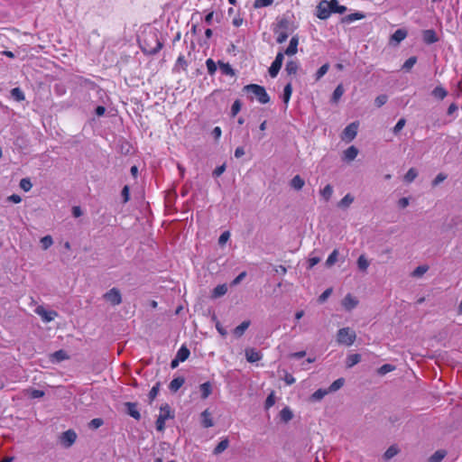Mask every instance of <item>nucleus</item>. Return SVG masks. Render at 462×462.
I'll return each mask as SVG.
<instances>
[{
	"mask_svg": "<svg viewBox=\"0 0 462 462\" xmlns=\"http://www.w3.org/2000/svg\"><path fill=\"white\" fill-rule=\"evenodd\" d=\"M243 91L249 95L248 97L251 101L256 99L262 105H265L270 102V96L263 86L258 84H248L243 88Z\"/></svg>",
	"mask_w": 462,
	"mask_h": 462,
	"instance_id": "f257e3e1",
	"label": "nucleus"
},
{
	"mask_svg": "<svg viewBox=\"0 0 462 462\" xmlns=\"http://www.w3.org/2000/svg\"><path fill=\"white\" fill-rule=\"evenodd\" d=\"M290 22L286 18L278 21L273 32L278 43H283L289 37Z\"/></svg>",
	"mask_w": 462,
	"mask_h": 462,
	"instance_id": "f03ea898",
	"label": "nucleus"
},
{
	"mask_svg": "<svg viewBox=\"0 0 462 462\" xmlns=\"http://www.w3.org/2000/svg\"><path fill=\"white\" fill-rule=\"evenodd\" d=\"M356 338V332L350 328H342L337 331V341L339 345L352 346Z\"/></svg>",
	"mask_w": 462,
	"mask_h": 462,
	"instance_id": "7ed1b4c3",
	"label": "nucleus"
},
{
	"mask_svg": "<svg viewBox=\"0 0 462 462\" xmlns=\"http://www.w3.org/2000/svg\"><path fill=\"white\" fill-rule=\"evenodd\" d=\"M171 418V408L168 404L161 407L160 414L156 420V430L162 431L165 429L166 420Z\"/></svg>",
	"mask_w": 462,
	"mask_h": 462,
	"instance_id": "20e7f679",
	"label": "nucleus"
},
{
	"mask_svg": "<svg viewBox=\"0 0 462 462\" xmlns=\"http://www.w3.org/2000/svg\"><path fill=\"white\" fill-rule=\"evenodd\" d=\"M284 55L285 54L282 51H279L274 60L271 64L269 68V74L272 78H276L277 75L279 74V71L281 70L283 63Z\"/></svg>",
	"mask_w": 462,
	"mask_h": 462,
	"instance_id": "39448f33",
	"label": "nucleus"
},
{
	"mask_svg": "<svg viewBox=\"0 0 462 462\" xmlns=\"http://www.w3.org/2000/svg\"><path fill=\"white\" fill-rule=\"evenodd\" d=\"M329 7H330L329 1H326V0L321 1L317 6V13H316L317 17L319 18L320 20L328 19L331 14V11H330Z\"/></svg>",
	"mask_w": 462,
	"mask_h": 462,
	"instance_id": "423d86ee",
	"label": "nucleus"
},
{
	"mask_svg": "<svg viewBox=\"0 0 462 462\" xmlns=\"http://www.w3.org/2000/svg\"><path fill=\"white\" fill-rule=\"evenodd\" d=\"M104 299L112 305L116 306L122 302V296L118 289L112 288L104 294Z\"/></svg>",
	"mask_w": 462,
	"mask_h": 462,
	"instance_id": "0eeeda50",
	"label": "nucleus"
},
{
	"mask_svg": "<svg viewBox=\"0 0 462 462\" xmlns=\"http://www.w3.org/2000/svg\"><path fill=\"white\" fill-rule=\"evenodd\" d=\"M35 313L38 314L44 322H51L56 317H58V313L55 310H47L43 306H38L35 309Z\"/></svg>",
	"mask_w": 462,
	"mask_h": 462,
	"instance_id": "6e6552de",
	"label": "nucleus"
},
{
	"mask_svg": "<svg viewBox=\"0 0 462 462\" xmlns=\"http://www.w3.org/2000/svg\"><path fill=\"white\" fill-rule=\"evenodd\" d=\"M358 125H359L358 122H353V123L349 124L344 129L342 138L348 142L354 140L357 134Z\"/></svg>",
	"mask_w": 462,
	"mask_h": 462,
	"instance_id": "1a4fd4ad",
	"label": "nucleus"
},
{
	"mask_svg": "<svg viewBox=\"0 0 462 462\" xmlns=\"http://www.w3.org/2000/svg\"><path fill=\"white\" fill-rule=\"evenodd\" d=\"M77 439V434L73 430L64 431L60 436L61 443L66 447H71Z\"/></svg>",
	"mask_w": 462,
	"mask_h": 462,
	"instance_id": "9d476101",
	"label": "nucleus"
},
{
	"mask_svg": "<svg viewBox=\"0 0 462 462\" xmlns=\"http://www.w3.org/2000/svg\"><path fill=\"white\" fill-rule=\"evenodd\" d=\"M299 38L298 36L291 37L289 46L282 51L287 56H293L298 52Z\"/></svg>",
	"mask_w": 462,
	"mask_h": 462,
	"instance_id": "9b49d317",
	"label": "nucleus"
},
{
	"mask_svg": "<svg viewBox=\"0 0 462 462\" xmlns=\"http://www.w3.org/2000/svg\"><path fill=\"white\" fill-rule=\"evenodd\" d=\"M126 407L127 414L139 420L141 419L140 411H138V405L136 402H127L125 403Z\"/></svg>",
	"mask_w": 462,
	"mask_h": 462,
	"instance_id": "f8f14e48",
	"label": "nucleus"
},
{
	"mask_svg": "<svg viewBox=\"0 0 462 462\" xmlns=\"http://www.w3.org/2000/svg\"><path fill=\"white\" fill-rule=\"evenodd\" d=\"M358 304V300L350 293L346 294L342 300V305L346 310H351Z\"/></svg>",
	"mask_w": 462,
	"mask_h": 462,
	"instance_id": "ddd939ff",
	"label": "nucleus"
},
{
	"mask_svg": "<svg viewBox=\"0 0 462 462\" xmlns=\"http://www.w3.org/2000/svg\"><path fill=\"white\" fill-rule=\"evenodd\" d=\"M300 69V63L298 60H290L286 62L285 71L288 75L295 76Z\"/></svg>",
	"mask_w": 462,
	"mask_h": 462,
	"instance_id": "4468645a",
	"label": "nucleus"
},
{
	"mask_svg": "<svg viewBox=\"0 0 462 462\" xmlns=\"http://www.w3.org/2000/svg\"><path fill=\"white\" fill-rule=\"evenodd\" d=\"M245 357L249 363H254L261 360L262 355L254 348H247L245 349Z\"/></svg>",
	"mask_w": 462,
	"mask_h": 462,
	"instance_id": "2eb2a0df",
	"label": "nucleus"
},
{
	"mask_svg": "<svg viewBox=\"0 0 462 462\" xmlns=\"http://www.w3.org/2000/svg\"><path fill=\"white\" fill-rule=\"evenodd\" d=\"M439 40L437 33L434 30H425L423 32V41L427 44H432L437 42Z\"/></svg>",
	"mask_w": 462,
	"mask_h": 462,
	"instance_id": "dca6fc26",
	"label": "nucleus"
},
{
	"mask_svg": "<svg viewBox=\"0 0 462 462\" xmlns=\"http://www.w3.org/2000/svg\"><path fill=\"white\" fill-rule=\"evenodd\" d=\"M201 424L206 429L214 425L211 413L208 409L201 413Z\"/></svg>",
	"mask_w": 462,
	"mask_h": 462,
	"instance_id": "f3484780",
	"label": "nucleus"
},
{
	"mask_svg": "<svg viewBox=\"0 0 462 462\" xmlns=\"http://www.w3.org/2000/svg\"><path fill=\"white\" fill-rule=\"evenodd\" d=\"M329 4H330L329 8H330L331 14L334 13V14H343L346 11V7L345 5H340L338 4L337 0H330Z\"/></svg>",
	"mask_w": 462,
	"mask_h": 462,
	"instance_id": "a211bd4d",
	"label": "nucleus"
},
{
	"mask_svg": "<svg viewBox=\"0 0 462 462\" xmlns=\"http://www.w3.org/2000/svg\"><path fill=\"white\" fill-rule=\"evenodd\" d=\"M250 321L249 320H245L243 321L239 326H237L235 329H234V335L236 337H240L244 335V333L245 332V330L249 328L250 326Z\"/></svg>",
	"mask_w": 462,
	"mask_h": 462,
	"instance_id": "6ab92c4d",
	"label": "nucleus"
},
{
	"mask_svg": "<svg viewBox=\"0 0 462 462\" xmlns=\"http://www.w3.org/2000/svg\"><path fill=\"white\" fill-rule=\"evenodd\" d=\"M199 390L201 393V398L207 399L212 393V385L209 382H206L200 384Z\"/></svg>",
	"mask_w": 462,
	"mask_h": 462,
	"instance_id": "aec40b11",
	"label": "nucleus"
},
{
	"mask_svg": "<svg viewBox=\"0 0 462 462\" xmlns=\"http://www.w3.org/2000/svg\"><path fill=\"white\" fill-rule=\"evenodd\" d=\"M407 36V32L403 29H398L396 30L392 37L391 40L393 42H395L396 43H400L402 41H403Z\"/></svg>",
	"mask_w": 462,
	"mask_h": 462,
	"instance_id": "412c9836",
	"label": "nucleus"
},
{
	"mask_svg": "<svg viewBox=\"0 0 462 462\" xmlns=\"http://www.w3.org/2000/svg\"><path fill=\"white\" fill-rule=\"evenodd\" d=\"M185 383L183 377H176L170 383L169 389L171 392H177Z\"/></svg>",
	"mask_w": 462,
	"mask_h": 462,
	"instance_id": "4be33fe9",
	"label": "nucleus"
},
{
	"mask_svg": "<svg viewBox=\"0 0 462 462\" xmlns=\"http://www.w3.org/2000/svg\"><path fill=\"white\" fill-rule=\"evenodd\" d=\"M229 446V440L227 438H225L222 439L214 448L213 454L214 455H219L222 452H224Z\"/></svg>",
	"mask_w": 462,
	"mask_h": 462,
	"instance_id": "5701e85b",
	"label": "nucleus"
},
{
	"mask_svg": "<svg viewBox=\"0 0 462 462\" xmlns=\"http://www.w3.org/2000/svg\"><path fill=\"white\" fill-rule=\"evenodd\" d=\"M226 291H227L226 284H219L214 288L211 297L214 299L219 298V297L225 295L226 293Z\"/></svg>",
	"mask_w": 462,
	"mask_h": 462,
	"instance_id": "b1692460",
	"label": "nucleus"
},
{
	"mask_svg": "<svg viewBox=\"0 0 462 462\" xmlns=\"http://www.w3.org/2000/svg\"><path fill=\"white\" fill-rule=\"evenodd\" d=\"M190 355L189 349L186 346H181L176 356L180 360L181 362L186 361Z\"/></svg>",
	"mask_w": 462,
	"mask_h": 462,
	"instance_id": "393cba45",
	"label": "nucleus"
},
{
	"mask_svg": "<svg viewBox=\"0 0 462 462\" xmlns=\"http://www.w3.org/2000/svg\"><path fill=\"white\" fill-rule=\"evenodd\" d=\"M304 184L305 181L300 175L294 176L291 180V186L296 190L301 189Z\"/></svg>",
	"mask_w": 462,
	"mask_h": 462,
	"instance_id": "a878e982",
	"label": "nucleus"
},
{
	"mask_svg": "<svg viewBox=\"0 0 462 462\" xmlns=\"http://www.w3.org/2000/svg\"><path fill=\"white\" fill-rule=\"evenodd\" d=\"M432 95L434 97L443 100L448 96V91L443 87L438 86L432 90Z\"/></svg>",
	"mask_w": 462,
	"mask_h": 462,
	"instance_id": "bb28decb",
	"label": "nucleus"
},
{
	"mask_svg": "<svg viewBox=\"0 0 462 462\" xmlns=\"http://www.w3.org/2000/svg\"><path fill=\"white\" fill-rule=\"evenodd\" d=\"M357 154H358V150L354 145L348 147L344 152L345 159L347 161H353L357 156Z\"/></svg>",
	"mask_w": 462,
	"mask_h": 462,
	"instance_id": "cd10ccee",
	"label": "nucleus"
},
{
	"mask_svg": "<svg viewBox=\"0 0 462 462\" xmlns=\"http://www.w3.org/2000/svg\"><path fill=\"white\" fill-rule=\"evenodd\" d=\"M11 96L17 102H21L25 99V95L20 88H14L11 90Z\"/></svg>",
	"mask_w": 462,
	"mask_h": 462,
	"instance_id": "c85d7f7f",
	"label": "nucleus"
},
{
	"mask_svg": "<svg viewBox=\"0 0 462 462\" xmlns=\"http://www.w3.org/2000/svg\"><path fill=\"white\" fill-rule=\"evenodd\" d=\"M447 452L443 449L437 450L429 458V462H441L446 457Z\"/></svg>",
	"mask_w": 462,
	"mask_h": 462,
	"instance_id": "c756f323",
	"label": "nucleus"
},
{
	"mask_svg": "<svg viewBox=\"0 0 462 462\" xmlns=\"http://www.w3.org/2000/svg\"><path fill=\"white\" fill-rule=\"evenodd\" d=\"M321 197L326 200L328 201L332 195H333V188L330 184L326 185L321 190H320Z\"/></svg>",
	"mask_w": 462,
	"mask_h": 462,
	"instance_id": "7c9ffc66",
	"label": "nucleus"
},
{
	"mask_svg": "<svg viewBox=\"0 0 462 462\" xmlns=\"http://www.w3.org/2000/svg\"><path fill=\"white\" fill-rule=\"evenodd\" d=\"M292 94V84L288 82L283 88V102L288 104Z\"/></svg>",
	"mask_w": 462,
	"mask_h": 462,
	"instance_id": "2f4dec72",
	"label": "nucleus"
},
{
	"mask_svg": "<svg viewBox=\"0 0 462 462\" xmlns=\"http://www.w3.org/2000/svg\"><path fill=\"white\" fill-rule=\"evenodd\" d=\"M345 92V89L343 88V85L342 84H339L334 90L333 92V95H332V102L334 103H337L338 100L341 98V97L343 96Z\"/></svg>",
	"mask_w": 462,
	"mask_h": 462,
	"instance_id": "473e14b6",
	"label": "nucleus"
},
{
	"mask_svg": "<svg viewBox=\"0 0 462 462\" xmlns=\"http://www.w3.org/2000/svg\"><path fill=\"white\" fill-rule=\"evenodd\" d=\"M361 360V356L359 354H352L349 355L346 358V366L352 367L358 364Z\"/></svg>",
	"mask_w": 462,
	"mask_h": 462,
	"instance_id": "72a5a7b5",
	"label": "nucleus"
},
{
	"mask_svg": "<svg viewBox=\"0 0 462 462\" xmlns=\"http://www.w3.org/2000/svg\"><path fill=\"white\" fill-rule=\"evenodd\" d=\"M162 46H163V44L158 39H156L155 47L151 48V49L143 48V51L149 55H154V54L158 53L162 49Z\"/></svg>",
	"mask_w": 462,
	"mask_h": 462,
	"instance_id": "f704fd0d",
	"label": "nucleus"
},
{
	"mask_svg": "<svg viewBox=\"0 0 462 462\" xmlns=\"http://www.w3.org/2000/svg\"><path fill=\"white\" fill-rule=\"evenodd\" d=\"M280 417L283 421L287 422L292 419L293 414L290 408L285 407L280 411Z\"/></svg>",
	"mask_w": 462,
	"mask_h": 462,
	"instance_id": "c9c22d12",
	"label": "nucleus"
},
{
	"mask_svg": "<svg viewBox=\"0 0 462 462\" xmlns=\"http://www.w3.org/2000/svg\"><path fill=\"white\" fill-rule=\"evenodd\" d=\"M398 452L399 448L396 446L393 445L387 448V450L384 452L383 457L385 459L388 460L396 456Z\"/></svg>",
	"mask_w": 462,
	"mask_h": 462,
	"instance_id": "e433bc0d",
	"label": "nucleus"
},
{
	"mask_svg": "<svg viewBox=\"0 0 462 462\" xmlns=\"http://www.w3.org/2000/svg\"><path fill=\"white\" fill-rule=\"evenodd\" d=\"M354 201V197L350 194H346L339 202L338 207L340 208H347Z\"/></svg>",
	"mask_w": 462,
	"mask_h": 462,
	"instance_id": "4c0bfd02",
	"label": "nucleus"
},
{
	"mask_svg": "<svg viewBox=\"0 0 462 462\" xmlns=\"http://www.w3.org/2000/svg\"><path fill=\"white\" fill-rule=\"evenodd\" d=\"M178 67H180L183 71H187L188 62L185 59V56L182 54H180L177 59L175 69H177Z\"/></svg>",
	"mask_w": 462,
	"mask_h": 462,
	"instance_id": "58836bf2",
	"label": "nucleus"
},
{
	"mask_svg": "<svg viewBox=\"0 0 462 462\" xmlns=\"http://www.w3.org/2000/svg\"><path fill=\"white\" fill-rule=\"evenodd\" d=\"M395 370V366L390 364L383 365L381 367L378 368L377 373L380 375H384L390 372H393Z\"/></svg>",
	"mask_w": 462,
	"mask_h": 462,
	"instance_id": "ea45409f",
	"label": "nucleus"
},
{
	"mask_svg": "<svg viewBox=\"0 0 462 462\" xmlns=\"http://www.w3.org/2000/svg\"><path fill=\"white\" fill-rule=\"evenodd\" d=\"M219 67L223 74L229 76L235 75L234 69L228 63L219 62Z\"/></svg>",
	"mask_w": 462,
	"mask_h": 462,
	"instance_id": "a19ab883",
	"label": "nucleus"
},
{
	"mask_svg": "<svg viewBox=\"0 0 462 462\" xmlns=\"http://www.w3.org/2000/svg\"><path fill=\"white\" fill-rule=\"evenodd\" d=\"M417 176H418V172H417L416 169L411 168L405 174L404 180L409 183L412 182L417 178Z\"/></svg>",
	"mask_w": 462,
	"mask_h": 462,
	"instance_id": "79ce46f5",
	"label": "nucleus"
},
{
	"mask_svg": "<svg viewBox=\"0 0 462 462\" xmlns=\"http://www.w3.org/2000/svg\"><path fill=\"white\" fill-rule=\"evenodd\" d=\"M328 69H329L328 63L323 64L316 72V75H315L316 80L317 81L319 80L328 71Z\"/></svg>",
	"mask_w": 462,
	"mask_h": 462,
	"instance_id": "37998d69",
	"label": "nucleus"
},
{
	"mask_svg": "<svg viewBox=\"0 0 462 462\" xmlns=\"http://www.w3.org/2000/svg\"><path fill=\"white\" fill-rule=\"evenodd\" d=\"M357 265L361 271H366L369 266V262L365 255H360L357 259Z\"/></svg>",
	"mask_w": 462,
	"mask_h": 462,
	"instance_id": "c03bdc74",
	"label": "nucleus"
},
{
	"mask_svg": "<svg viewBox=\"0 0 462 462\" xmlns=\"http://www.w3.org/2000/svg\"><path fill=\"white\" fill-rule=\"evenodd\" d=\"M159 389H160V383H157L150 390L149 394H148L150 403H152L153 402V400L157 397V395L159 393Z\"/></svg>",
	"mask_w": 462,
	"mask_h": 462,
	"instance_id": "a18cd8bd",
	"label": "nucleus"
},
{
	"mask_svg": "<svg viewBox=\"0 0 462 462\" xmlns=\"http://www.w3.org/2000/svg\"><path fill=\"white\" fill-rule=\"evenodd\" d=\"M274 0H254V7L255 9L267 7L273 5Z\"/></svg>",
	"mask_w": 462,
	"mask_h": 462,
	"instance_id": "49530a36",
	"label": "nucleus"
},
{
	"mask_svg": "<svg viewBox=\"0 0 462 462\" xmlns=\"http://www.w3.org/2000/svg\"><path fill=\"white\" fill-rule=\"evenodd\" d=\"M242 103L239 99L235 100L231 106V116L235 117L241 110Z\"/></svg>",
	"mask_w": 462,
	"mask_h": 462,
	"instance_id": "de8ad7c7",
	"label": "nucleus"
},
{
	"mask_svg": "<svg viewBox=\"0 0 462 462\" xmlns=\"http://www.w3.org/2000/svg\"><path fill=\"white\" fill-rule=\"evenodd\" d=\"M206 66L208 69V72L209 75H214L217 71V65L212 59H208L206 60Z\"/></svg>",
	"mask_w": 462,
	"mask_h": 462,
	"instance_id": "09e8293b",
	"label": "nucleus"
},
{
	"mask_svg": "<svg viewBox=\"0 0 462 462\" xmlns=\"http://www.w3.org/2000/svg\"><path fill=\"white\" fill-rule=\"evenodd\" d=\"M337 255H338V251L337 249L333 250V252L328 255V257L326 261V264L328 266L333 265L337 261Z\"/></svg>",
	"mask_w": 462,
	"mask_h": 462,
	"instance_id": "8fccbe9b",
	"label": "nucleus"
},
{
	"mask_svg": "<svg viewBox=\"0 0 462 462\" xmlns=\"http://www.w3.org/2000/svg\"><path fill=\"white\" fill-rule=\"evenodd\" d=\"M345 380L343 378H338L336 381H334L331 385L329 386L328 391L329 392H335L338 389H340L344 384Z\"/></svg>",
	"mask_w": 462,
	"mask_h": 462,
	"instance_id": "3c124183",
	"label": "nucleus"
},
{
	"mask_svg": "<svg viewBox=\"0 0 462 462\" xmlns=\"http://www.w3.org/2000/svg\"><path fill=\"white\" fill-rule=\"evenodd\" d=\"M417 62V58L415 56L410 57L402 65V69L405 70H410Z\"/></svg>",
	"mask_w": 462,
	"mask_h": 462,
	"instance_id": "603ef678",
	"label": "nucleus"
},
{
	"mask_svg": "<svg viewBox=\"0 0 462 462\" xmlns=\"http://www.w3.org/2000/svg\"><path fill=\"white\" fill-rule=\"evenodd\" d=\"M328 390L319 389L311 395V399L314 401H319L328 393Z\"/></svg>",
	"mask_w": 462,
	"mask_h": 462,
	"instance_id": "864d4df0",
	"label": "nucleus"
},
{
	"mask_svg": "<svg viewBox=\"0 0 462 462\" xmlns=\"http://www.w3.org/2000/svg\"><path fill=\"white\" fill-rule=\"evenodd\" d=\"M429 270V267L427 265H420L418 266L413 272L412 276L414 277H420L423 275L427 271Z\"/></svg>",
	"mask_w": 462,
	"mask_h": 462,
	"instance_id": "5fc2aeb1",
	"label": "nucleus"
},
{
	"mask_svg": "<svg viewBox=\"0 0 462 462\" xmlns=\"http://www.w3.org/2000/svg\"><path fill=\"white\" fill-rule=\"evenodd\" d=\"M275 403V396L274 393L272 392L266 398L264 407L266 410H269L271 407H273Z\"/></svg>",
	"mask_w": 462,
	"mask_h": 462,
	"instance_id": "6e6d98bb",
	"label": "nucleus"
},
{
	"mask_svg": "<svg viewBox=\"0 0 462 462\" xmlns=\"http://www.w3.org/2000/svg\"><path fill=\"white\" fill-rule=\"evenodd\" d=\"M43 249H48L53 244L52 237L51 236H45L41 239Z\"/></svg>",
	"mask_w": 462,
	"mask_h": 462,
	"instance_id": "4d7b16f0",
	"label": "nucleus"
},
{
	"mask_svg": "<svg viewBox=\"0 0 462 462\" xmlns=\"http://www.w3.org/2000/svg\"><path fill=\"white\" fill-rule=\"evenodd\" d=\"M20 187L24 191H29L32 189V184L29 179H22L20 181Z\"/></svg>",
	"mask_w": 462,
	"mask_h": 462,
	"instance_id": "13d9d810",
	"label": "nucleus"
},
{
	"mask_svg": "<svg viewBox=\"0 0 462 462\" xmlns=\"http://www.w3.org/2000/svg\"><path fill=\"white\" fill-rule=\"evenodd\" d=\"M53 357L57 360V361H63L65 359H68L69 356L67 355V353L64 351V350H58L56 351L54 354H53Z\"/></svg>",
	"mask_w": 462,
	"mask_h": 462,
	"instance_id": "bf43d9fd",
	"label": "nucleus"
},
{
	"mask_svg": "<svg viewBox=\"0 0 462 462\" xmlns=\"http://www.w3.org/2000/svg\"><path fill=\"white\" fill-rule=\"evenodd\" d=\"M448 178L447 174L445 173H439L436 178L432 180V186L433 187H436L438 186L440 182L444 181L446 179Z\"/></svg>",
	"mask_w": 462,
	"mask_h": 462,
	"instance_id": "052dcab7",
	"label": "nucleus"
},
{
	"mask_svg": "<svg viewBox=\"0 0 462 462\" xmlns=\"http://www.w3.org/2000/svg\"><path fill=\"white\" fill-rule=\"evenodd\" d=\"M387 100H388V97L386 95H380L375 98L374 104L377 107H381L387 102Z\"/></svg>",
	"mask_w": 462,
	"mask_h": 462,
	"instance_id": "680f3d73",
	"label": "nucleus"
},
{
	"mask_svg": "<svg viewBox=\"0 0 462 462\" xmlns=\"http://www.w3.org/2000/svg\"><path fill=\"white\" fill-rule=\"evenodd\" d=\"M405 124L406 120L404 118H401L393 129V134H397L404 127Z\"/></svg>",
	"mask_w": 462,
	"mask_h": 462,
	"instance_id": "e2e57ef3",
	"label": "nucleus"
},
{
	"mask_svg": "<svg viewBox=\"0 0 462 462\" xmlns=\"http://www.w3.org/2000/svg\"><path fill=\"white\" fill-rule=\"evenodd\" d=\"M29 396L32 399L41 398L44 396V392L42 390L32 389L29 392Z\"/></svg>",
	"mask_w": 462,
	"mask_h": 462,
	"instance_id": "0e129e2a",
	"label": "nucleus"
},
{
	"mask_svg": "<svg viewBox=\"0 0 462 462\" xmlns=\"http://www.w3.org/2000/svg\"><path fill=\"white\" fill-rule=\"evenodd\" d=\"M212 319L214 321H216V328L217 330V332L222 335V336H226V329L222 327V325L220 324V322L217 320V317L214 315Z\"/></svg>",
	"mask_w": 462,
	"mask_h": 462,
	"instance_id": "69168bd1",
	"label": "nucleus"
},
{
	"mask_svg": "<svg viewBox=\"0 0 462 462\" xmlns=\"http://www.w3.org/2000/svg\"><path fill=\"white\" fill-rule=\"evenodd\" d=\"M103 423H104V421L102 419L96 418V419L91 420V421L89 422V426L92 429H98L99 427H101L103 425Z\"/></svg>",
	"mask_w": 462,
	"mask_h": 462,
	"instance_id": "338daca9",
	"label": "nucleus"
},
{
	"mask_svg": "<svg viewBox=\"0 0 462 462\" xmlns=\"http://www.w3.org/2000/svg\"><path fill=\"white\" fill-rule=\"evenodd\" d=\"M229 237H230V233L228 231L223 232L218 238V244L221 245H225L227 242V240L229 239Z\"/></svg>",
	"mask_w": 462,
	"mask_h": 462,
	"instance_id": "774afa93",
	"label": "nucleus"
}]
</instances>
